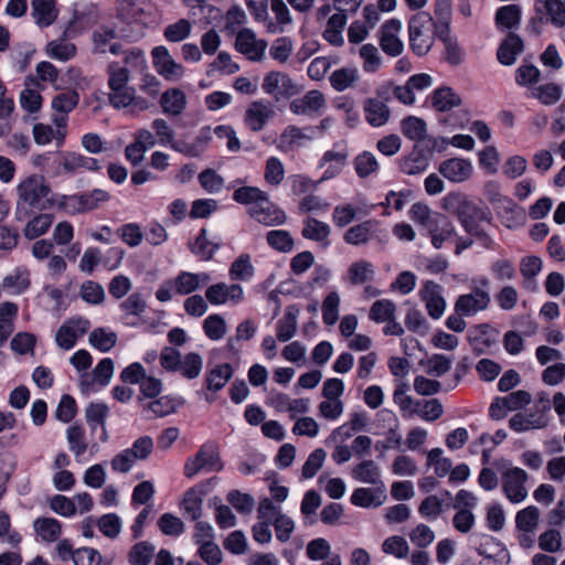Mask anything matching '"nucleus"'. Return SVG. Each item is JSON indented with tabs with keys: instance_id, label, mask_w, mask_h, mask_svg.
Listing matches in <instances>:
<instances>
[{
	"instance_id": "50",
	"label": "nucleus",
	"mask_w": 565,
	"mask_h": 565,
	"mask_svg": "<svg viewBox=\"0 0 565 565\" xmlns=\"http://www.w3.org/2000/svg\"><path fill=\"white\" fill-rule=\"evenodd\" d=\"M36 534L46 542H54L61 535V523L53 518H39L34 521Z\"/></svg>"
},
{
	"instance_id": "4",
	"label": "nucleus",
	"mask_w": 565,
	"mask_h": 565,
	"mask_svg": "<svg viewBox=\"0 0 565 565\" xmlns=\"http://www.w3.org/2000/svg\"><path fill=\"white\" fill-rule=\"evenodd\" d=\"M17 220L22 221L26 212L22 211L25 205L45 209L42 200L51 193V188L42 175L32 174L22 180L18 186Z\"/></svg>"
},
{
	"instance_id": "15",
	"label": "nucleus",
	"mask_w": 565,
	"mask_h": 565,
	"mask_svg": "<svg viewBox=\"0 0 565 565\" xmlns=\"http://www.w3.org/2000/svg\"><path fill=\"white\" fill-rule=\"evenodd\" d=\"M89 328V322L83 318L66 320L57 330L55 341L61 349H72L77 339L83 337Z\"/></svg>"
},
{
	"instance_id": "17",
	"label": "nucleus",
	"mask_w": 565,
	"mask_h": 565,
	"mask_svg": "<svg viewBox=\"0 0 565 565\" xmlns=\"http://www.w3.org/2000/svg\"><path fill=\"white\" fill-rule=\"evenodd\" d=\"M489 292L475 288L471 292L458 297L455 303V311L463 316H473L488 308L490 303Z\"/></svg>"
},
{
	"instance_id": "22",
	"label": "nucleus",
	"mask_w": 565,
	"mask_h": 565,
	"mask_svg": "<svg viewBox=\"0 0 565 565\" xmlns=\"http://www.w3.org/2000/svg\"><path fill=\"white\" fill-rule=\"evenodd\" d=\"M420 298L425 302L428 315L433 319H439L446 309V301L441 295V287L428 280L420 290Z\"/></svg>"
},
{
	"instance_id": "51",
	"label": "nucleus",
	"mask_w": 565,
	"mask_h": 565,
	"mask_svg": "<svg viewBox=\"0 0 565 565\" xmlns=\"http://www.w3.org/2000/svg\"><path fill=\"white\" fill-rule=\"evenodd\" d=\"M359 78V71L355 67H341L330 76V84L337 92H343L351 87Z\"/></svg>"
},
{
	"instance_id": "26",
	"label": "nucleus",
	"mask_w": 565,
	"mask_h": 565,
	"mask_svg": "<svg viewBox=\"0 0 565 565\" xmlns=\"http://www.w3.org/2000/svg\"><path fill=\"white\" fill-rule=\"evenodd\" d=\"M31 17L40 28L52 25L57 19L56 0H32Z\"/></svg>"
},
{
	"instance_id": "63",
	"label": "nucleus",
	"mask_w": 565,
	"mask_h": 565,
	"mask_svg": "<svg viewBox=\"0 0 565 565\" xmlns=\"http://www.w3.org/2000/svg\"><path fill=\"white\" fill-rule=\"evenodd\" d=\"M402 132L412 140H423L426 137V122L422 118L408 116L402 121Z\"/></svg>"
},
{
	"instance_id": "21",
	"label": "nucleus",
	"mask_w": 565,
	"mask_h": 565,
	"mask_svg": "<svg viewBox=\"0 0 565 565\" xmlns=\"http://www.w3.org/2000/svg\"><path fill=\"white\" fill-rule=\"evenodd\" d=\"M114 374V362L109 358L103 359L93 370L92 373H84L81 375V390L88 393L95 383L99 385H107Z\"/></svg>"
},
{
	"instance_id": "9",
	"label": "nucleus",
	"mask_w": 565,
	"mask_h": 565,
	"mask_svg": "<svg viewBox=\"0 0 565 565\" xmlns=\"http://www.w3.org/2000/svg\"><path fill=\"white\" fill-rule=\"evenodd\" d=\"M151 57L157 73L167 81L177 82L184 76L183 65L173 58L166 46H154L151 51Z\"/></svg>"
},
{
	"instance_id": "30",
	"label": "nucleus",
	"mask_w": 565,
	"mask_h": 565,
	"mask_svg": "<svg viewBox=\"0 0 565 565\" xmlns=\"http://www.w3.org/2000/svg\"><path fill=\"white\" fill-rule=\"evenodd\" d=\"M30 285V271L18 267L3 277L0 286L10 294L21 295L29 289Z\"/></svg>"
},
{
	"instance_id": "10",
	"label": "nucleus",
	"mask_w": 565,
	"mask_h": 565,
	"mask_svg": "<svg viewBox=\"0 0 565 565\" xmlns=\"http://www.w3.org/2000/svg\"><path fill=\"white\" fill-rule=\"evenodd\" d=\"M268 44L266 40L258 39L250 29H242L235 39V49L252 62L265 58Z\"/></svg>"
},
{
	"instance_id": "36",
	"label": "nucleus",
	"mask_w": 565,
	"mask_h": 565,
	"mask_svg": "<svg viewBox=\"0 0 565 565\" xmlns=\"http://www.w3.org/2000/svg\"><path fill=\"white\" fill-rule=\"evenodd\" d=\"M522 51V40L518 35L510 33L498 49V60L503 65H512Z\"/></svg>"
},
{
	"instance_id": "61",
	"label": "nucleus",
	"mask_w": 565,
	"mask_h": 565,
	"mask_svg": "<svg viewBox=\"0 0 565 565\" xmlns=\"http://www.w3.org/2000/svg\"><path fill=\"white\" fill-rule=\"evenodd\" d=\"M268 195L258 188L255 186H242L234 191L233 199L241 204L253 207L257 205L262 200Z\"/></svg>"
},
{
	"instance_id": "31",
	"label": "nucleus",
	"mask_w": 565,
	"mask_h": 565,
	"mask_svg": "<svg viewBox=\"0 0 565 565\" xmlns=\"http://www.w3.org/2000/svg\"><path fill=\"white\" fill-rule=\"evenodd\" d=\"M18 306L11 301L0 303V347H2L14 331V320Z\"/></svg>"
},
{
	"instance_id": "27",
	"label": "nucleus",
	"mask_w": 565,
	"mask_h": 565,
	"mask_svg": "<svg viewBox=\"0 0 565 565\" xmlns=\"http://www.w3.org/2000/svg\"><path fill=\"white\" fill-rule=\"evenodd\" d=\"M535 10L556 28L565 26V0H537Z\"/></svg>"
},
{
	"instance_id": "55",
	"label": "nucleus",
	"mask_w": 565,
	"mask_h": 565,
	"mask_svg": "<svg viewBox=\"0 0 565 565\" xmlns=\"http://www.w3.org/2000/svg\"><path fill=\"white\" fill-rule=\"evenodd\" d=\"M341 298L337 291L329 292L321 305L322 320L327 326H333L339 319Z\"/></svg>"
},
{
	"instance_id": "60",
	"label": "nucleus",
	"mask_w": 565,
	"mask_h": 565,
	"mask_svg": "<svg viewBox=\"0 0 565 565\" xmlns=\"http://www.w3.org/2000/svg\"><path fill=\"white\" fill-rule=\"evenodd\" d=\"M267 244L280 253L292 250L295 242L290 233L285 230H271L266 234Z\"/></svg>"
},
{
	"instance_id": "5",
	"label": "nucleus",
	"mask_w": 565,
	"mask_h": 565,
	"mask_svg": "<svg viewBox=\"0 0 565 565\" xmlns=\"http://www.w3.org/2000/svg\"><path fill=\"white\" fill-rule=\"evenodd\" d=\"M495 465L501 472V488L507 500L513 504L522 503L529 494L527 472L520 467L512 466L507 460H502L501 463L495 462Z\"/></svg>"
},
{
	"instance_id": "43",
	"label": "nucleus",
	"mask_w": 565,
	"mask_h": 565,
	"mask_svg": "<svg viewBox=\"0 0 565 565\" xmlns=\"http://www.w3.org/2000/svg\"><path fill=\"white\" fill-rule=\"evenodd\" d=\"M311 138L296 126H288L279 138V147L284 151H290L303 147Z\"/></svg>"
},
{
	"instance_id": "19",
	"label": "nucleus",
	"mask_w": 565,
	"mask_h": 565,
	"mask_svg": "<svg viewBox=\"0 0 565 565\" xmlns=\"http://www.w3.org/2000/svg\"><path fill=\"white\" fill-rule=\"evenodd\" d=\"M386 100H388L387 97L383 98L379 96V90L375 97H370L364 100L363 110L365 120L372 127H382L388 121L391 110L385 103Z\"/></svg>"
},
{
	"instance_id": "14",
	"label": "nucleus",
	"mask_w": 565,
	"mask_h": 565,
	"mask_svg": "<svg viewBox=\"0 0 565 565\" xmlns=\"http://www.w3.org/2000/svg\"><path fill=\"white\" fill-rule=\"evenodd\" d=\"M249 216L257 223L265 226H279L286 223V213L269 201L268 196L262 200L257 205L248 207Z\"/></svg>"
},
{
	"instance_id": "40",
	"label": "nucleus",
	"mask_w": 565,
	"mask_h": 565,
	"mask_svg": "<svg viewBox=\"0 0 565 565\" xmlns=\"http://www.w3.org/2000/svg\"><path fill=\"white\" fill-rule=\"evenodd\" d=\"M431 103L438 111H449L461 105V98L452 88L441 87L434 92Z\"/></svg>"
},
{
	"instance_id": "25",
	"label": "nucleus",
	"mask_w": 565,
	"mask_h": 565,
	"mask_svg": "<svg viewBox=\"0 0 565 565\" xmlns=\"http://www.w3.org/2000/svg\"><path fill=\"white\" fill-rule=\"evenodd\" d=\"M275 111L270 105L263 100L253 102L245 111V122L253 131H259L274 116Z\"/></svg>"
},
{
	"instance_id": "28",
	"label": "nucleus",
	"mask_w": 565,
	"mask_h": 565,
	"mask_svg": "<svg viewBox=\"0 0 565 565\" xmlns=\"http://www.w3.org/2000/svg\"><path fill=\"white\" fill-rule=\"evenodd\" d=\"M348 17L342 12H335L330 15L322 32V38L331 45L339 47L344 44L343 29L347 24Z\"/></svg>"
},
{
	"instance_id": "8",
	"label": "nucleus",
	"mask_w": 565,
	"mask_h": 565,
	"mask_svg": "<svg viewBox=\"0 0 565 565\" xmlns=\"http://www.w3.org/2000/svg\"><path fill=\"white\" fill-rule=\"evenodd\" d=\"M263 90L276 99L289 98L301 92V87L287 74L279 71L268 72L263 81Z\"/></svg>"
},
{
	"instance_id": "3",
	"label": "nucleus",
	"mask_w": 565,
	"mask_h": 565,
	"mask_svg": "<svg viewBox=\"0 0 565 565\" xmlns=\"http://www.w3.org/2000/svg\"><path fill=\"white\" fill-rule=\"evenodd\" d=\"M436 22L433 17L425 11L413 15L408 22L409 46L418 55H426L435 42Z\"/></svg>"
},
{
	"instance_id": "56",
	"label": "nucleus",
	"mask_w": 565,
	"mask_h": 565,
	"mask_svg": "<svg viewBox=\"0 0 565 565\" xmlns=\"http://www.w3.org/2000/svg\"><path fill=\"white\" fill-rule=\"evenodd\" d=\"M294 51V42L288 36L277 38L269 46V56L279 64L288 63Z\"/></svg>"
},
{
	"instance_id": "33",
	"label": "nucleus",
	"mask_w": 565,
	"mask_h": 565,
	"mask_svg": "<svg viewBox=\"0 0 565 565\" xmlns=\"http://www.w3.org/2000/svg\"><path fill=\"white\" fill-rule=\"evenodd\" d=\"M160 105L164 114L178 116L185 109L186 96L181 89L171 88L161 95Z\"/></svg>"
},
{
	"instance_id": "18",
	"label": "nucleus",
	"mask_w": 565,
	"mask_h": 565,
	"mask_svg": "<svg viewBox=\"0 0 565 565\" xmlns=\"http://www.w3.org/2000/svg\"><path fill=\"white\" fill-rule=\"evenodd\" d=\"M326 107L324 95L317 89L309 90L302 97L294 99L289 109L295 115H318Z\"/></svg>"
},
{
	"instance_id": "48",
	"label": "nucleus",
	"mask_w": 565,
	"mask_h": 565,
	"mask_svg": "<svg viewBox=\"0 0 565 565\" xmlns=\"http://www.w3.org/2000/svg\"><path fill=\"white\" fill-rule=\"evenodd\" d=\"M540 510L534 505H529L520 510L515 515L516 529L524 533H533L539 525Z\"/></svg>"
},
{
	"instance_id": "44",
	"label": "nucleus",
	"mask_w": 565,
	"mask_h": 565,
	"mask_svg": "<svg viewBox=\"0 0 565 565\" xmlns=\"http://www.w3.org/2000/svg\"><path fill=\"white\" fill-rule=\"evenodd\" d=\"M408 386L406 384L398 385L393 394L394 403L399 407L404 417H411L418 413L420 402L414 399L407 394Z\"/></svg>"
},
{
	"instance_id": "47",
	"label": "nucleus",
	"mask_w": 565,
	"mask_h": 565,
	"mask_svg": "<svg viewBox=\"0 0 565 565\" xmlns=\"http://www.w3.org/2000/svg\"><path fill=\"white\" fill-rule=\"evenodd\" d=\"M116 11L122 21H137L145 13L143 2L142 0H116Z\"/></svg>"
},
{
	"instance_id": "42",
	"label": "nucleus",
	"mask_w": 565,
	"mask_h": 565,
	"mask_svg": "<svg viewBox=\"0 0 565 565\" xmlns=\"http://www.w3.org/2000/svg\"><path fill=\"white\" fill-rule=\"evenodd\" d=\"M385 499L384 490H381L380 495H376L374 489L358 488L351 495V503L361 508L380 507L384 503Z\"/></svg>"
},
{
	"instance_id": "7",
	"label": "nucleus",
	"mask_w": 565,
	"mask_h": 565,
	"mask_svg": "<svg viewBox=\"0 0 565 565\" xmlns=\"http://www.w3.org/2000/svg\"><path fill=\"white\" fill-rule=\"evenodd\" d=\"M223 462L221 461L217 449L212 445H203L192 458H189L184 465V475L192 478L201 470L221 471Z\"/></svg>"
},
{
	"instance_id": "24",
	"label": "nucleus",
	"mask_w": 565,
	"mask_h": 565,
	"mask_svg": "<svg viewBox=\"0 0 565 565\" xmlns=\"http://www.w3.org/2000/svg\"><path fill=\"white\" fill-rule=\"evenodd\" d=\"M117 33L115 29L100 26L92 34L93 52L95 54H105L110 52L114 55L119 54L120 44L115 42Z\"/></svg>"
},
{
	"instance_id": "2",
	"label": "nucleus",
	"mask_w": 565,
	"mask_h": 565,
	"mask_svg": "<svg viewBox=\"0 0 565 565\" xmlns=\"http://www.w3.org/2000/svg\"><path fill=\"white\" fill-rule=\"evenodd\" d=\"M205 273L180 271L174 278L163 281L156 291L160 302H168L174 296L190 295L210 281Z\"/></svg>"
},
{
	"instance_id": "37",
	"label": "nucleus",
	"mask_w": 565,
	"mask_h": 565,
	"mask_svg": "<svg viewBox=\"0 0 565 565\" xmlns=\"http://www.w3.org/2000/svg\"><path fill=\"white\" fill-rule=\"evenodd\" d=\"M270 10L276 22H269L267 29L270 33L284 32L292 23L290 11L284 0H269Z\"/></svg>"
},
{
	"instance_id": "64",
	"label": "nucleus",
	"mask_w": 565,
	"mask_h": 565,
	"mask_svg": "<svg viewBox=\"0 0 565 565\" xmlns=\"http://www.w3.org/2000/svg\"><path fill=\"white\" fill-rule=\"evenodd\" d=\"M254 274V267L250 262L248 254H242L238 256L230 268V276L234 280H247Z\"/></svg>"
},
{
	"instance_id": "35",
	"label": "nucleus",
	"mask_w": 565,
	"mask_h": 565,
	"mask_svg": "<svg viewBox=\"0 0 565 565\" xmlns=\"http://www.w3.org/2000/svg\"><path fill=\"white\" fill-rule=\"evenodd\" d=\"M509 425L511 429H513L516 433H523L531 429H540L546 426V418L544 415L541 414H523L518 413L513 415L510 420Z\"/></svg>"
},
{
	"instance_id": "46",
	"label": "nucleus",
	"mask_w": 565,
	"mask_h": 565,
	"mask_svg": "<svg viewBox=\"0 0 565 565\" xmlns=\"http://www.w3.org/2000/svg\"><path fill=\"white\" fill-rule=\"evenodd\" d=\"M348 159V152L347 151H334V150H328L324 152L323 157L320 161V167H324L329 164V167L326 169L323 173V179L332 178L340 173V171L345 166Z\"/></svg>"
},
{
	"instance_id": "23",
	"label": "nucleus",
	"mask_w": 565,
	"mask_h": 565,
	"mask_svg": "<svg viewBox=\"0 0 565 565\" xmlns=\"http://www.w3.org/2000/svg\"><path fill=\"white\" fill-rule=\"evenodd\" d=\"M441 209L446 212L454 214L459 218L466 217L467 214L476 212L477 206L469 200V198L461 192H449L440 202Z\"/></svg>"
},
{
	"instance_id": "57",
	"label": "nucleus",
	"mask_w": 565,
	"mask_h": 565,
	"mask_svg": "<svg viewBox=\"0 0 565 565\" xmlns=\"http://www.w3.org/2000/svg\"><path fill=\"white\" fill-rule=\"evenodd\" d=\"M192 22L188 19H179L164 28L163 36L172 43L182 42L188 39L192 32Z\"/></svg>"
},
{
	"instance_id": "20",
	"label": "nucleus",
	"mask_w": 565,
	"mask_h": 565,
	"mask_svg": "<svg viewBox=\"0 0 565 565\" xmlns=\"http://www.w3.org/2000/svg\"><path fill=\"white\" fill-rule=\"evenodd\" d=\"M243 289L239 285L214 284L205 291L206 300L214 306L224 305L227 301L238 303L243 299Z\"/></svg>"
},
{
	"instance_id": "34",
	"label": "nucleus",
	"mask_w": 565,
	"mask_h": 565,
	"mask_svg": "<svg viewBox=\"0 0 565 565\" xmlns=\"http://www.w3.org/2000/svg\"><path fill=\"white\" fill-rule=\"evenodd\" d=\"M351 476L356 481L376 486L381 483V470L379 465L372 459H365L356 465L352 471Z\"/></svg>"
},
{
	"instance_id": "52",
	"label": "nucleus",
	"mask_w": 565,
	"mask_h": 565,
	"mask_svg": "<svg viewBox=\"0 0 565 565\" xmlns=\"http://www.w3.org/2000/svg\"><path fill=\"white\" fill-rule=\"evenodd\" d=\"M233 369L228 363L213 367L206 376V385L210 391H220L230 381Z\"/></svg>"
},
{
	"instance_id": "54",
	"label": "nucleus",
	"mask_w": 565,
	"mask_h": 565,
	"mask_svg": "<svg viewBox=\"0 0 565 565\" xmlns=\"http://www.w3.org/2000/svg\"><path fill=\"white\" fill-rule=\"evenodd\" d=\"M374 276V267L370 262L359 260L350 265L348 278L352 285H362L371 280Z\"/></svg>"
},
{
	"instance_id": "62",
	"label": "nucleus",
	"mask_w": 565,
	"mask_h": 565,
	"mask_svg": "<svg viewBox=\"0 0 565 565\" xmlns=\"http://www.w3.org/2000/svg\"><path fill=\"white\" fill-rule=\"evenodd\" d=\"M117 334L104 328L95 329L89 334V343L102 352H107L116 345Z\"/></svg>"
},
{
	"instance_id": "38",
	"label": "nucleus",
	"mask_w": 565,
	"mask_h": 565,
	"mask_svg": "<svg viewBox=\"0 0 565 565\" xmlns=\"http://www.w3.org/2000/svg\"><path fill=\"white\" fill-rule=\"evenodd\" d=\"M374 225V221L367 220L351 226L343 235L344 242L354 246L367 244L372 237Z\"/></svg>"
},
{
	"instance_id": "11",
	"label": "nucleus",
	"mask_w": 565,
	"mask_h": 565,
	"mask_svg": "<svg viewBox=\"0 0 565 565\" xmlns=\"http://www.w3.org/2000/svg\"><path fill=\"white\" fill-rule=\"evenodd\" d=\"M438 172L449 182L459 184L472 178L475 168L469 159L454 157L441 161L438 167Z\"/></svg>"
},
{
	"instance_id": "49",
	"label": "nucleus",
	"mask_w": 565,
	"mask_h": 565,
	"mask_svg": "<svg viewBox=\"0 0 565 565\" xmlns=\"http://www.w3.org/2000/svg\"><path fill=\"white\" fill-rule=\"evenodd\" d=\"M452 360L443 354H434L420 361L424 372L430 376L439 377L445 375L451 367Z\"/></svg>"
},
{
	"instance_id": "1",
	"label": "nucleus",
	"mask_w": 565,
	"mask_h": 565,
	"mask_svg": "<svg viewBox=\"0 0 565 565\" xmlns=\"http://www.w3.org/2000/svg\"><path fill=\"white\" fill-rule=\"evenodd\" d=\"M108 86L110 88L109 102L115 108H125L131 104L138 105L141 109L148 107L145 100H136L135 89L128 86L129 71L118 63H110L107 67Z\"/></svg>"
},
{
	"instance_id": "29",
	"label": "nucleus",
	"mask_w": 565,
	"mask_h": 565,
	"mask_svg": "<svg viewBox=\"0 0 565 565\" xmlns=\"http://www.w3.org/2000/svg\"><path fill=\"white\" fill-rule=\"evenodd\" d=\"M331 234V227L315 217H307L303 221V227L301 235L306 239L318 242L323 246L329 245V236Z\"/></svg>"
},
{
	"instance_id": "41",
	"label": "nucleus",
	"mask_w": 565,
	"mask_h": 565,
	"mask_svg": "<svg viewBox=\"0 0 565 565\" xmlns=\"http://www.w3.org/2000/svg\"><path fill=\"white\" fill-rule=\"evenodd\" d=\"M298 315L299 310L297 308H287L284 317L277 322V339L279 341H289L296 334Z\"/></svg>"
},
{
	"instance_id": "16",
	"label": "nucleus",
	"mask_w": 565,
	"mask_h": 565,
	"mask_svg": "<svg viewBox=\"0 0 565 565\" xmlns=\"http://www.w3.org/2000/svg\"><path fill=\"white\" fill-rule=\"evenodd\" d=\"M402 23L397 19L386 21L380 29V46L390 56H398L404 50L399 39Z\"/></svg>"
},
{
	"instance_id": "53",
	"label": "nucleus",
	"mask_w": 565,
	"mask_h": 565,
	"mask_svg": "<svg viewBox=\"0 0 565 565\" xmlns=\"http://www.w3.org/2000/svg\"><path fill=\"white\" fill-rule=\"evenodd\" d=\"M521 9L518 4H509L498 9L495 23L501 29H513L520 24Z\"/></svg>"
},
{
	"instance_id": "32",
	"label": "nucleus",
	"mask_w": 565,
	"mask_h": 565,
	"mask_svg": "<svg viewBox=\"0 0 565 565\" xmlns=\"http://www.w3.org/2000/svg\"><path fill=\"white\" fill-rule=\"evenodd\" d=\"M182 404L181 398L166 395L143 404L142 407L151 417H163L174 413Z\"/></svg>"
},
{
	"instance_id": "39",
	"label": "nucleus",
	"mask_w": 565,
	"mask_h": 565,
	"mask_svg": "<svg viewBox=\"0 0 565 565\" xmlns=\"http://www.w3.org/2000/svg\"><path fill=\"white\" fill-rule=\"evenodd\" d=\"M66 32H64V35H66ZM45 52L54 60L67 62L76 55V46L63 36L49 42Z\"/></svg>"
},
{
	"instance_id": "12",
	"label": "nucleus",
	"mask_w": 565,
	"mask_h": 565,
	"mask_svg": "<svg viewBox=\"0 0 565 565\" xmlns=\"http://www.w3.org/2000/svg\"><path fill=\"white\" fill-rule=\"evenodd\" d=\"M56 163V174H75L83 170L96 171L99 169L97 159L72 151L61 152Z\"/></svg>"
},
{
	"instance_id": "59",
	"label": "nucleus",
	"mask_w": 565,
	"mask_h": 565,
	"mask_svg": "<svg viewBox=\"0 0 565 565\" xmlns=\"http://www.w3.org/2000/svg\"><path fill=\"white\" fill-rule=\"evenodd\" d=\"M154 552L156 547L150 542H139L131 547L128 554V562L131 565H149Z\"/></svg>"
},
{
	"instance_id": "58",
	"label": "nucleus",
	"mask_w": 565,
	"mask_h": 565,
	"mask_svg": "<svg viewBox=\"0 0 565 565\" xmlns=\"http://www.w3.org/2000/svg\"><path fill=\"white\" fill-rule=\"evenodd\" d=\"M396 306L388 299H381L373 302L370 308L369 317L376 323L386 322L395 318Z\"/></svg>"
},
{
	"instance_id": "6",
	"label": "nucleus",
	"mask_w": 565,
	"mask_h": 565,
	"mask_svg": "<svg viewBox=\"0 0 565 565\" xmlns=\"http://www.w3.org/2000/svg\"><path fill=\"white\" fill-rule=\"evenodd\" d=\"M79 97L75 90L63 92L52 98L51 107L54 110L52 121L56 126V142L62 145L66 136L67 114L78 104Z\"/></svg>"
},
{
	"instance_id": "45",
	"label": "nucleus",
	"mask_w": 565,
	"mask_h": 565,
	"mask_svg": "<svg viewBox=\"0 0 565 565\" xmlns=\"http://www.w3.org/2000/svg\"><path fill=\"white\" fill-rule=\"evenodd\" d=\"M53 215L42 213L33 216L24 226L23 234L28 239H34L45 234L53 224Z\"/></svg>"
},
{
	"instance_id": "13",
	"label": "nucleus",
	"mask_w": 565,
	"mask_h": 565,
	"mask_svg": "<svg viewBox=\"0 0 565 565\" xmlns=\"http://www.w3.org/2000/svg\"><path fill=\"white\" fill-rule=\"evenodd\" d=\"M212 135L211 127H203L193 140H190L186 136L177 139L175 143H173V150L190 158H198L206 151L212 140Z\"/></svg>"
}]
</instances>
